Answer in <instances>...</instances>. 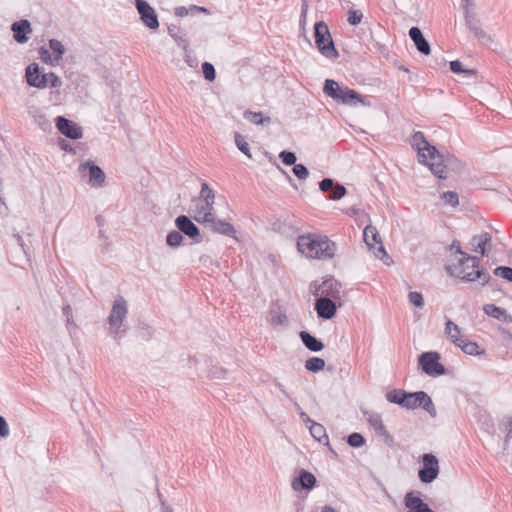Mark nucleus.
Listing matches in <instances>:
<instances>
[{
  "mask_svg": "<svg viewBox=\"0 0 512 512\" xmlns=\"http://www.w3.org/2000/svg\"><path fill=\"white\" fill-rule=\"evenodd\" d=\"M411 146L417 151L419 163L429 167L439 179H446V168L453 157H444L435 146L431 145L421 131L415 132L410 139Z\"/></svg>",
  "mask_w": 512,
  "mask_h": 512,
  "instance_id": "nucleus-1",
  "label": "nucleus"
},
{
  "mask_svg": "<svg viewBox=\"0 0 512 512\" xmlns=\"http://www.w3.org/2000/svg\"><path fill=\"white\" fill-rule=\"evenodd\" d=\"M363 238L367 246L373 250V253L377 258L383 259V257L387 256L380 235L374 226L368 225L364 228Z\"/></svg>",
  "mask_w": 512,
  "mask_h": 512,
  "instance_id": "nucleus-12",
  "label": "nucleus"
},
{
  "mask_svg": "<svg viewBox=\"0 0 512 512\" xmlns=\"http://www.w3.org/2000/svg\"><path fill=\"white\" fill-rule=\"evenodd\" d=\"M451 248L455 250V253L462 256L457 268L459 269L458 275L463 280L472 282L479 279L482 285L489 282L491 276L484 269L480 268V262L476 256L463 252L458 241H453Z\"/></svg>",
  "mask_w": 512,
  "mask_h": 512,
  "instance_id": "nucleus-3",
  "label": "nucleus"
},
{
  "mask_svg": "<svg viewBox=\"0 0 512 512\" xmlns=\"http://www.w3.org/2000/svg\"><path fill=\"white\" fill-rule=\"evenodd\" d=\"M234 140L237 148L248 158H252V155L250 153L249 144L246 141L245 137L240 134L239 132L234 133Z\"/></svg>",
  "mask_w": 512,
  "mask_h": 512,
  "instance_id": "nucleus-34",
  "label": "nucleus"
},
{
  "mask_svg": "<svg viewBox=\"0 0 512 512\" xmlns=\"http://www.w3.org/2000/svg\"><path fill=\"white\" fill-rule=\"evenodd\" d=\"M492 237L488 232L474 235L470 240L471 250L484 256L486 254V246L491 244Z\"/></svg>",
  "mask_w": 512,
  "mask_h": 512,
  "instance_id": "nucleus-26",
  "label": "nucleus"
},
{
  "mask_svg": "<svg viewBox=\"0 0 512 512\" xmlns=\"http://www.w3.org/2000/svg\"><path fill=\"white\" fill-rule=\"evenodd\" d=\"M87 169L89 170V183L91 186L101 187L104 184L106 178L103 170L91 162L82 163L79 167L81 172H85Z\"/></svg>",
  "mask_w": 512,
  "mask_h": 512,
  "instance_id": "nucleus-19",
  "label": "nucleus"
},
{
  "mask_svg": "<svg viewBox=\"0 0 512 512\" xmlns=\"http://www.w3.org/2000/svg\"><path fill=\"white\" fill-rule=\"evenodd\" d=\"M308 12V3L306 1L302 2L301 6V18H300V26L304 27L306 24V17Z\"/></svg>",
  "mask_w": 512,
  "mask_h": 512,
  "instance_id": "nucleus-56",
  "label": "nucleus"
},
{
  "mask_svg": "<svg viewBox=\"0 0 512 512\" xmlns=\"http://www.w3.org/2000/svg\"><path fill=\"white\" fill-rule=\"evenodd\" d=\"M309 430L313 438H315L318 442L322 443L324 440L328 442L326 430L320 423L312 422V424L309 426Z\"/></svg>",
  "mask_w": 512,
  "mask_h": 512,
  "instance_id": "nucleus-33",
  "label": "nucleus"
},
{
  "mask_svg": "<svg viewBox=\"0 0 512 512\" xmlns=\"http://www.w3.org/2000/svg\"><path fill=\"white\" fill-rule=\"evenodd\" d=\"M454 344L457 347L461 348V350L464 353L469 354V355H479L484 352V350L483 351L479 350L480 347L476 342L470 341V340H467L464 338H455Z\"/></svg>",
  "mask_w": 512,
  "mask_h": 512,
  "instance_id": "nucleus-30",
  "label": "nucleus"
},
{
  "mask_svg": "<svg viewBox=\"0 0 512 512\" xmlns=\"http://www.w3.org/2000/svg\"><path fill=\"white\" fill-rule=\"evenodd\" d=\"M49 47L53 51V53L55 54L54 60L56 62L61 60L62 57H63V54L65 53V48H64L63 44L59 40H57V39H50L49 40Z\"/></svg>",
  "mask_w": 512,
  "mask_h": 512,
  "instance_id": "nucleus-38",
  "label": "nucleus"
},
{
  "mask_svg": "<svg viewBox=\"0 0 512 512\" xmlns=\"http://www.w3.org/2000/svg\"><path fill=\"white\" fill-rule=\"evenodd\" d=\"M182 241H183L182 232H180L179 230L170 231L166 238L167 245L172 248H176V247L180 246L182 244Z\"/></svg>",
  "mask_w": 512,
  "mask_h": 512,
  "instance_id": "nucleus-37",
  "label": "nucleus"
},
{
  "mask_svg": "<svg viewBox=\"0 0 512 512\" xmlns=\"http://www.w3.org/2000/svg\"><path fill=\"white\" fill-rule=\"evenodd\" d=\"M440 354L438 352H424L419 357V364L424 373L429 376H440L445 374L446 369L443 364L439 362Z\"/></svg>",
  "mask_w": 512,
  "mask_h": 512,
  "instance_id": "nucleus-8",
  "label": "nucleus"
},
{
  "mask_svg": "<svg viewBox=\"0 0 512 512\" xmlns=\"http://www.w3.org/2000/svg\"><path fill=\"white\" fill-rule=\"evenodd\" d=\"M408 298L411 304H413L416 307H421L424 304V300L422 295L419 292H410L408 294Z\"/></svg>",
  "mask_w": 512,
  "mask_h": 512,
  "instance_id": "nucleus-50",
  "label": "nucleus"
},
{
  "mask_svg": "<svg viewBox=\"0 0 512 512\" xmlns=\"http://www.w3.org/2000/svg\"><path fill=\"white\" fill-rule=\"evenodd\" d=\"M505 430H506V437L505 442H508L512 438V417L509 418L507 423L505 424Z\"/></svg>",
  "mask_w": 512,
  "mask_h": 512,
  "instance_id": "nucleus-58",
  "label": "nucleus"
},
{
  "mask_svg": "<svg viewBox=\"0 0 512 512\" xmlns=\"http://www.w3.org/2000/svg\"><path fill=\"white\" fill-rule=\"evenodd\" d=\"M226 374V370L224 368L213 367L208 372V377L212 379L222 378Z\"/></svg>",
  "mask_w": 512,
  "mask_h": 512,
  "instance_id": "nucleus-52",
  "label": "nucleus"
},
{
  "mask_svg": "<svg viewBox=\"0 0 512 512\" xmlns=\"http://www.w3.org/2000/svg\"><path fill=\"white\" fill-rule=\"evenodd\" d=\"M405 506L408 512H434L426 503L422 501L414 492H409L404 498Z\"/></svg>",
  "mask_w": 512,
  "mask_h": 512,
  "instance_id": "nucleus-23",
  "label": "nucleus"
},
{
  "mask_svg": "<svg viewBox=\"0 0 512 512\" xmlns=\"http://www.w3.org/2000/svg\"><path fill=\"white\" fill-rule=\"evenodd\" d=\"M199 199L202 200V202H208V204L215 203V193L206 182L201 185Z\"/></svg>",
  "mask_w": 512,
  "mask_h": 512,
  "instance_id": "nucleus-36",
  "label": "nucleus"
},
{
  "mask_svg": "<svg viewBox=\"0 0 512 512\" xmlns=\"http://www.w3.org/2000/svg\"><path fill=\"white\" fill-rule=\"evenodd\" d=\"M363 414L375 434L381 437L388 447H393L394 438L386 429L381 414L373 411H364Z\"/></svg>",
  "mask_w": 512,
  "mask_h": 512,
  "instance_id": "nucleus-9",
  "label": "nucleus"
},
{
  "mask_svg": "<svg viewBox=\"0 0 512 512\" xmlns=\"http://www.w3.org/2000/svg\"><path fill=\"white\" fill-rule=\"evenodd\" d=\"M177 229L185 234L186 236L200 242V229L192 222V220L186 215H180L175 220Z\"/></svg>",
  "mask_w": 512,
  "mask_h": 512,
  "instance_id": "nucleus-17",
  "label": "nucleus"
},
{
  "mask_svg": "<svg viewBox=\"0 0 512 512\" xmlns=\"http://www.w3.org/2000/svg\"><path fill=\"white\" fill-rule=\"evenodd\" d=\"M299 335L308 350L312 352H319L324 348L323 342L311 335L309 332L301 331Z\"/></svg>",
  "mask_w": 512,
  "mask_h": 512,
  "instance_id": "nucleus-29",
  "label": "nucleus"
},
{
  "mask_svg": "<svg viewBox=\"0 0 512 512\" xmlns=\"http://www.w3.org/2000/svg\"><path fill=\"white\" fill-rule=\"evenodd\" d=\"M325 367V361L319 357H311L305 362V368L313 373L321 371Z\"/></svg>",
  "mask_w": 512,
  "mask_h": 512,
  "instance_id": "nucleus-35",
  "label": "nucleus"
},
{
  "mask_svg": "<svg viewBox=\"0 0 512 512\" xmlns=\"http://www.w3.org/2000/svg\"><path fill=\"white\" fill-rule=\"evenodd\" d=\"M213 210L214 204H208V202H202V200L198 199L195 203L193 218L197 222L205 224L207 221H212L214 217Z\"/></svg>",
  "mask_w": 512,
  "mask_h": 512,
  "instance_id": "nucleus-20",
  "label": "nucleus"
},
{
  "mask_svg": "<svg viewBox=\"0 0 512 512\" xmlns=\"http://www.w3.org/2000/svg\"><path fill=\"white\" fill-rule=\"evenodd\" d=\"M486 315L502 322L512 323V316L508 314L505 308L496 306L495 304H486L483 307Z\"/></svg>",
  "mask_w": 512,
  "mask_h": 512,
  "instance_id": "nucleus-27",
  "label": "nucleus"
},
{
  "mask_svg": "<svg viewBox=\"0 0 512 512\" xmlns=\"http://www.w3.org/2000/svg\"><path fill=\"white\" fill-rule=\"evenodd\" d=\"M386 399L390 403L398 404L401 407H404L407 400V392L402 389H393L387 392Z\"/></svg>",
  "mask_w": 512,
  "mask_h": 512,
  "instance_id": "nucleus-31",
  "label": "nucleus"
},
{
  "mask_svg": "<svg viewBox=\"0 0 512 512\" xmlns=\"http://www.w3.org/2000/svg\"><path fill=\"white\" fill-rule=\"evenodd\" d=\"M473 0H461V7L464 11V18L474 16L475 13L471 12Z\"/></svg>",
  "mask_w": 512,
  "mask_h": 512,
  "instance_id": "nucleus-51",
  "label": "nucleus"
},
{
  "mask_svg": "<svg viewBox=\"0 0 512 512\" xmlns=\"http://www.w3.org/2000/svg\"><path fill=\"white\" fill-rule=\"evenodd\" d=\"M157 494H158V498H159V500L161 502L162 512H173L172 508L166 505V502L163 499V496H162V494L160 493L159 490H157Z\"/></svg>",
  "mask_w": 512,
  "mask_h": 512,
  "instance_id": "nucleus-59",
  "label": "nucleus"
},
{
  "mask_svg": "<svg viewBox=\"0 0 512 512\" xmlns=\"http://www.w3.org/2000/svg\"><path fill=\"white\" fill-rule=\"evenodd\" d=\"M450 69L453 73H456V74H466L468 76H472V75H475V71L472 70V69H464L463 68V64L461 61L459 60H454V61H451L450 62Z\"/></svg>",
  "mask_w": 512,
  "mask_h": 512,
  "instance_id": "nucleus-41",
  "label": "nucleus"
},
{
  "mask_svg": "<svg viewBox=\"0 0 512 512\" xmlns=\"http://www.w3.org/2000/svg\"><path fill=\"white\" fill-rule=\"evenodd\" d=\"M62 311H63L64 316L66 317L67 328L69 329L70 332H71V330L75 331L77 329V325L73 318V312H72L71 306L69 304L64 305Z\"/></svg>",
  "mask_w": 512,
  "mask_h": 512,
  "instance_id": "nucleus-40",
  "label": "nucleus"
},
{
  "mask_svg": "<svg viewBox=\"0 0 512 512\" xmlns=\"http://www.w3.org/2000/svg\"><path fill=\"white\" fill-rule=\"evenodd\" d=\"M465 24L477 39L481 41L490 40V37L481 28L480 21L476 18L475 15L471 17H466Z\"/></svg>",
  "mask_w": 512,
  "mask_h": 512,
  "instance_id": "nucleus-28",
  "label": "nucleus"
},
{
  "mask_svg": "<svg viewBox=\"0 0 512 512\" xmlns=\"http://www.w3.org/2000/svg\"><path fill=\"white\" fill-rule=\"evenodd\" d=\"M202 72L206 80L214 81L216 78V72L214 66L209 62H204L202 64Z\"/></svg>",
  "mask_w": 512,
  "mask_h": 512,
  "instance_id": "nucleus-43",
  "label": "nucleus"
},
{
  "mask_svg": "<svg viewBox=\"0 0 512 512\" xmlns=\"http://www.w3.org/2000/svg\"><path fill=\"white\" fill-rule=\"evenodd\" d=\"M267 320L269 324L273 327L285 326L288 324L286 311L278 303L274 304L270 308Z\"/></svg>",
  "mask_w": 512,
  "mask_h": 512,
  "instance_id": "nucleus-21",
  "label": "nucleus"
},
{
  "mask_svg": "<svg viewBox=\"0 0 512 512\" xmlns=\"http://www.w3.org/2000/svg\"><path fill=\"white\" fill-rule=\"evenodd\" d=\"M333 187H334V181L331 178H324L319 183V188L323 192H328L329 190H332Z\"/></svg>",
  "mask_w": 512,
  "mask_h": 512,
  "instance_id": "nucleus-53",
  "label": "nucleus"
},
{
  "mask_svg": "<svg viewBox=\"0 0 512 512\" xmlns=\"http://www.w3.org/2000/svg\"><path fill=\"white\" fill-rule=\"evenodd\" d=\"M315 293L320 297H328L338 302L339 306L343 304V290L339 281L334 278L325 279L316 289Z\"/></svg>",
  "mask_w": 512,
  "mask_h": 512,
  "instance_id": "nucleus-10",
  "label": "nucleus"
},
{
  "mask_svg": "<svg viewBox=\"0 0 512 512\" xmlns=\"http://www.w3.org/2000/svg\"><path fill=\"white\" fill-rule=\"evenodd\" d=\"M439 474L438 459L433 454L423 455V467L419 470L418 476L421 482L431 483Z\"/></svg>",
  "mask_w": 512,
  "mask_h": 512,
  "instance_id": "nucleus-11",
  "label": "nucleus"
},
{
  "mask_svg": "<svg viewBox=\"0 0 512 512\" xmlns=\"http://www.w3.org/2000/svg\"><path fill=\"white\" fill-rule=\"evenodd\" d=\"M39 53H40V57L41 59L45 62V63H50L52 64L53 61H52V58H51V55L49 53V51L44 48V47H41L40 50H39Z\"/></svg>",
  "mask_w": 512,
  "mask_h": 512,
  "instance_id": "nucleus-57",
  "label": "nucleus"
},
{
  "mask_svg": "<svg viewBox=\"0 0 512 512\" xmlns=\"http://www.w3.org/2000/svg\"><path fill=\"white\" fill-rule=\"evenodd\" d=\"M9 435L8 424L3 416H0V436L7 437Z\"/></svg>",
  "mask_w": 512,
  "mask_h": 512,
  "instance_id": "nucleus-54",
  "label": "nucleus"
},
{
  "mask_svg": "<svg viewBox=\"0 0 512 512\" xmlns=\"http://www.w3.org/2000/svg\"><path fill=\"white\" fill-rule=\"evenodd\" d=\"M297 247L301 254L311 259H331L336 252V244L333 241L314 234L299 236Z\"/></svg>",
  "mask_w": 512,
  "mask_h": 512,
  "instance_id": "nucleus-2",
  "label": "nucleus"
},
{
  "mask_svg": "<svg viewBox=\"0 0 512 512\" xmlns=\"http://www.w3.org/2000/svg\"><path fill=\"white\" fill-rule=\"evenodd\" d=\"M338 302L328 297H319L315 302V310L319 318L324 320L332 319L338 307Z\"/></svg>",
  "mask_w": 512,
  "mask_h": 512,
  "instance_id": "nucleus-15",
  "label": "nucleus"
},
{
  "mask_svg": "<svg viewBox=\"0 0 512 512\" xmlns=\"http://www.w3.org/2000/svg\"><path fill=\"white\" fill-rule=\"evenodd\" d=\"M316 477L309 471L301 469L299 476L292 480L291 486L293 490H311L316 486Z\"/></svg>",
  "mask_w": 512,
  "mask_h": 512,
  "instance_id": "nucleus-18",
  "label": "nucleus"
},
{
  "mask_svg": "<svg viewBox=\"0 0 512 512\" xmlns=\"http://www.w3.org/2000/svg\"><path fill=\"white\" fill-rule=\"evenodd\" d=\"M26 81L32 87L43 89L48 84V76L40 71L37 63H31L26 68Z\"/></svg>",
  "mask_w": 512,
  "mask_h": 512,
  "instance_id": "nucleus-16",
  "label": "nucleus"
},
{
  "mask_svg": "<svg viewBox=\"0 0 512 512\" xmlns=\"http://www.w3.org/2000/svg\"><path fill=\"white\" fill-rule=\"evenodd\" d=\"M60 147H61V149L65 150V151L75 153V151L71 148V146L65 140H61Z\"/></svg>",
  "mask_w": 512,
  "mask_h": 512,
  "instance_id": "nucleus-61",
  "label": "nucleus"
},
{
  "mask_svg": "<svg viewBox=\"0 0 512 512\" xmlns=\"http://www.w3.org/2000/svg\"><path fill=\"white\" fill-rule=\"evenodd\" d=\"M409 37L414 42L417 50L420 53H422L424 55H429L430 54V52H431L430 44L428 43V41L423 36V33L420 30V28H418L416 26L411 27L410 30H409Z\"/></svg>",
  "mask_w": 512,
  "mask_h": 512,
  "instance_id": "nucleus-24",
  "label": "nucleus"
},
{
  "mask_svg": "<svg viewBox=\"0 0 512 512\" xmlns=\"http://www.w3.org/2000/svg\"><path fill=\"white\" fill-rule=\"evenodd\" d=\"M300 417H301V419H302L304 422H306V423H308V422H309V423H310V425H311V424H312V422H313V421L309 418L308 414H307V413H305V412H303V411H301V412H300Z\"/></svg>",
  "mask_w": 512,
  "mask_h": 512,
  "instance_id": "nucleus-62",
  "label": "nucleus"
},
{
  "mask_svg": "<svg viewBox=\"0 0 512 512\" xmlns=\"http://www.w3.org/2000/svg\"><path fill=\"white\" fill-rule=\"evenodd\" d=\"M279 158L287 166L295 165L297 160V157L294 152L285 150L280 152Z\"/></svg>",
  "mask_w": 512,
  "mask_h": 512,
  "instance_id": "nucleus-44",
  "label": "nucleus"
},
{
  "mask_svg": "<svg viewBox=\"0 0 512 512\" xmlns=\"http://www.w3.org/2000/svg\"><path fill=\"white\" fill-rule=\"evenodd\" d=\"M243 116L246 120H248L251 123L256 124V125H263V124H268L271 122L270 117H268V116L264 117L261 112H253L250 110H246L243 113Z\"/></svg>",
  "mask_w": 512,
  "mask_h": 512,
  "instance_id": "nucleus-32",
  "label": "nucleus"
},
{
  "mask_svg": "<svg viewBox=\"0 0 512 512\" xmlns=\"http://www.w3.org/2000/svg\"><path fill=\"white\" fill-rule=\"evenodd\" d=\"M363 14L360 10H349L347 21L350 25L356 26L361 23Z\"/></svg>",
  "mask_w": 512,
  "mask_h": 512,
  "instance_id": "nucleus-45",
  "label": "nucleus"
},
{
  "mask_svg": "<svg viewBox=\"0 0 512 512\" xmlns=\"http://www.w3.org/2000/svg\"><path fill=\"white\" fill-rule=\"evenodd\" d=\"M494 274L512 282V268L508 266H499L495 268Z\"/></svg>",
  "mask_w": 512,
  "mask_h": 512,
  "instance_id": "nucleus-47",
  "label": "nucleus"
},
{
  "mask_svg": "<svg viewBox=\"0 0 512 512\" xmlns=\"http://www.w3.org/2000/svg\"><path fill=\"white\" fill-rule=\"evenodd\" d=\"M47 76H48V83L50 84L51 87L56 88V87L60 86L61 81L55 73L51 72V73L47 74Z\"/></svg>",
  "mask_w": 512,
  "mask_h": 512,
  "instance_id": "nucleus-55",
  "label": "nucleus"
},
{
  "mask_svg": "<svg viewBox=\"0 0 512 512\" xmlns=\"http://www.w3.org/2000/svg\"><path fill=\"white\" fill-rule=\"evenodd\" d=\"M276 386L280 389V391L285 394L286 396H288V393L286 392V390L284 389V386L281 384V383H277Z\"/></svg>",
  "mask_w": 512,
  "mask_h": 512,
  "instance_id": "nucleus-64",
  "label": "nucleus"
},
{
  "mask_svg": "<svg viewBox=\"0 0 512 512\" xmlns=\"http://www.w3.org/2000/svg\"><path fill=\"white\" fill-rule=\"evenodd\" d=\"M11 29L14 32V39L21 44L28 41L27 34L32 32L30 22L25 19L14 22Z\"/></svg>",
  "mask_w": 512,
  "mask_h": 512,
  "instance_id": "nucleus-25",
  "label": "nucleus"
},
{
  "mask_svg": "<svg viewBox=\"0 0 512 512\" xmlns=\"http://www.w3.org/2000/svg\"><path fill=\"white\" fill-rule=\"evenodd\" d=\"M323 92L332 98L337 103L356 107L371 106V102L366 96L361 95L356 90L348 86H340L338 82L333 79H326L323 87Z\"/></svg>",
  "mask_w": 512,
  "mask_h": 512,
  "instance_id": "nucleus-4",
  "label": "nucleus"
},
{
  "mask_svg": "<svg viewBox=\"0 0 512 512\" xmlns=\"http://www.w3.org/2000/svg\"><path fill=\"white\" fill-rule=\"evenodd\" d=\"M128 313L127 301L120 295L115 297L113 306L108 317L111 334L115 337H121L126 330L120 331L124 319Z\"/></svg>",
  "mask_w": 512,
  "mask_h": 512,
  "instance_id": "nucleus-6",
  "label": "nucleus"
},
{
  "mask_svg": "<svg viewBox=\"0 0 512 512\" xmlns=\"http://www.w3.org/2000/svg\"><path fill=\"white\" fill-rule=\"evenodd\" d=\"M188 14V9L184 6H179L175 8V15L178 17H184Z\"/></svg>",
  "mask_w": 512,
  "mask_h": 512,
  "instance_id": "nucleus-60",
  "label": "nucleus"
},
{
  "mask_svg": "<svg viewBox=\"0 0 512 512\" xmlns=\"http://www.w3.org/2000/svg\"><path fill=\"white\" fill-rule=\"evenodd\" d=\"M347 442L351 447H361L365 439L360 433L354 432L348 436Z\"/></svg>",
  "mask_w": 512,
  "mask_h": 512,
  "instance_id": "nucleus-46",
  "label": "nucleus"
},
{
  "mask_svg": "<svg viewBox=\"0 0 512 512\" xmlns=\"http://www.w3.org/2000/svg\"><path fill=\"white\" fill-rule=\"evenodd\" d=\"M441 198L444 200L446 204L451 205L452 207H456L459 205V196L454 191H447L441 195Z\"/></svg>",
  "mask_w": 512,
  "mask_h": 512,
  "instance_id": "nucleus-42",
  "label": "nucleus"
},
{
  "mask_svg": "<svg viewBox=\"0 0 512 512\" xmlns=\"http://www.w3.org/2000/svg\"><path fill=\"white\" fill-rule=\"evenodd\" d=\"M212 232L222 234L228 237L236 238V230L233 225L225 220H217L214 217L212 221H207Z\"/></svg>",
  "mask_w": 512,
  "mask_h": 512,
  "instance_id": "nucleus-22",
  "label": "nucleus"
},
{
  "mask_svg": "<svg viewBox=\"0 0 512 512\" xmlns=\"http://www.w3.org/2000/svg\"><path fill=\"white\" fill-rule=\"evenodd\" d=\"M420 407L423 408L426 412H428L432 417H435L437 414L436 408L431 398L426 392H407V400L405 402L404 408L416 409Z\"/></svg>",
  "mask_w": 512,
  "mask_h": 512,
  "instance_id": "nucleus-7",
  "label": "nucleus"
},
{
  "mask_svg": "<svg viewBox=\"0 0 512 512\" xmlns=\"http://www.w3.org/2000/svg\"><path fill=\"white\" fill-rule=\"evenodd\" d=\"M135 6L141 21L148 28L156 30L159 27V21L154 8L145 0H135Z\"/></svg>",
  "mask_w": 512,
  "mask_h": 512,
  "instance_id": "nucleus-13",
  "label": "nucleus"
},
{
  "mask_svg": "<svg viewBox=\"0 0 512 512\" xmlns=\"http://www.w3.org/2000/svg\"><path fill=\"white\" fill-rule=\"evenodd\" d=\"M315 44L319 52L328 59H337L339 53L335 48L328 25L324 21H318L314 25Z\"/></svg>",
  "mask_w": 512,
  "mask_h": 512,
  "instance_id": "nucleus-5",
  "label": "nucleus"
},
{
  "mask_svg": "<svg viewBox=\"0 0 512 512\" xmlns=\"http://www.w3.org/2000/svg\"><path fill=\"white\" fill-rule=\"evenodd\" d=\"M56 127L61 134L73 140L80 139L83 135L79 125L63 116L57 117Z\"/></svg>",
  "mask_w": 512,
  "mask_h": 512,
  "instance_id": "nucleus-14",
  "label": "nucleus"
},
{
  "mask_svg": "<svg viewBox=\"0 0 512 512\" xmlns=\"http://www.w3.org/2000/svg\"><path fill=\"white\" fill-rule=\"evenodd\" d=\"M293 173L300 180L306 179L309 175L308 169L303 164H295Z\"/></svg>",
  "mask_w": 512,
  "mask_h": 512,
  "instance_id": "nucleus-49",
  "label": "nucleus"
},
{
  "mask_svg": "<svg viewBox=\"0 0 512 512\" xmlns=\"http://www.w3.org/2000/svg\"><path fill=\"white\" fill-rule=\"evenodd\" d=\"M276 386L280 389V391L285 394L286 396H288V393L286 392V390L284 389V386L281 384V383H277Z\"/></svg>",
  "mask_w": 512,
  "mask_h": 512,
  "instance_id": "nucleus-63",
  "label": "nucleus"
},
{
  "mask_svg": "<svg viewBox=\"0 0 512 512\" xmlns=\"http://www.w3.org/2000/svg\"><path fill=\"white\" fill-rule=\"evenodd\" d=\"M332 189L333 191L329 195V199L331 200H339L346 194V188L343 185L336 184Z\"/></svg>",
  "mask_w": 512,
  "mask_h": 512,
  "instance_id": "nucleus-48",
  "label": "nucleus"
},
{
  "mask_svg": "<svg viewBox=\"0 0 512 512\" xmlns=\"http://www.w3.org/2000/svg\"><path fill=\"white\" fill-rule=\"evenodd\" d=\"M445 332L450 337L453 343L455 338H462L459 326L451 320H448L446 322Z\"/></svg>",
  "mask_w": 512,
  "mask_h": 512,
  "instance_id": "nucleus-39",
  "label": "nucleus"
}]
</instances>
